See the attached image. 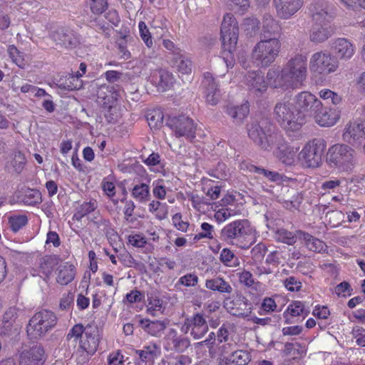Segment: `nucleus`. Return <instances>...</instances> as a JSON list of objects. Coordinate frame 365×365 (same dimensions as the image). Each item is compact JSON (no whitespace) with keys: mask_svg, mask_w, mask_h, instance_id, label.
<instances>
[{"mask_svg":"<svg viewBox=\"0 0 365 365\" xmlns=\"http://www.w3.org/2000/svg\"><path fill=\"white\" fill-rule=\"evenodd\" d=\"M307 58L302 54L292 57L279 70L270 68L267 73V79L270 87L282 91L298 88L307 78Z\"/></svg>","mask_w":365,"mask_h":365,"instance_id":"f257e3e1","label":"nucleus"},{"mask_svg":"<svg viewBox=\"0 0 365 365\" xmlns=\"http://www.w3.org/2000/svg\"><path fill=\"white\" fill-rule=\"evenodd\" d=\"M220 33L223 48L221 58L227 68H232L235 65L234 51L239 36L238 23L233 14H226L224 16Z\"/></svg>","mask_w":365,"mask_h":365,"instance_id":"f03ea898","label":"nucleus"},{"mask_svg":"<svg viewBox=\"0 0 365 365\" xmlns=\"http://www.w3.org/2000/svg\"><path fill=\"white\" fill-rule=\"evenodd\" d=\"M273 116L287 133L299 130L306 123L304 115L298 112L295 103L288 101H282L276 103Z\"/></svg>","mask_w":365,"mask_h":365,"instance_id":"7ed1b4c3","label":"nucleus"},{"mask_svg":"<svg viewBox=\"0 0 365 365\" xmlns=\"http://www.w3.org/2000/svg\"><path fill=\"white\" fill-rule=\"evenodd\" d=\"M281 49L279 38H262L252 49L251 63L258 68H267L275 61Z\"/></svg>","mask_w":365,"mask_h":365,"instance_id":"20e7f679","label":"nucleus"},{"mask_svg":"<svg viewBox=\"0 0 365 365\" xmlns=\"http://www.w3.org/2000/svg\"><path fill=\"white\" fill-rule=\"evenodd\" d=\"M252 232V228L247 220H235L222 229L221 238L229 244L247 249L253 242L250 238Z\"/></svg>","mask_w":365,"mask_h":365,"instance_id":"39448f33","label":"nucleus"},{"mask_svg":"<svg viewBox=\"0 0 365 365\" xmlns=\"http://www.w3.org/2000/svg\"><path fill=\"white\" fill-rule=\"evenodd\" d=\"M247 130L250 139L263 150L271 151L274 142L281 139V133L272 130L264 120L248 124Z\"/></svg>","mask_w":365,"mask_h":365,"instance_id":"423d86ee","label":"nucleus"},{"mask_svg":"<svg viewBox=\"0 0 365 365\" xmlns=\"http://www.w3.org/2000/svg\"><path fill=\"white\" fill-rule=\"evenodd\" d=\"M326 162L330 168L341 172L350 171L356 164L355 151L348 145H334L327 151Z\"/></svg>","mask_w":365,"mask_h":365,"instance_id":"0eeeda50","label":"nucleus"},{"mask_svg":"<svg viewBox=\"0 0 365 365\" xmlns=\"http://www.w3.org/2000/svg\"><path fill=\"white\" fill-rule=\"evenodd\" d=\"M57 323L56 314L47 309L36 312L29 320L27 333L32 339H37L52 329Z\"/></svg>","mask_w":365,"mask_h":365,"instance_id":"6e6552de","label":"nucleus"},{"mask_svg":"<svg viewBox=\"0 0 365 365\" xmlns=\"http://www.w3.org/2000/svg\"><path fill=\"white\" fill-rule=\"evenodd\" d=\"M100 341L99 330L95 324H87L83 332V339L80 340V346L76 352L78 355V363L85 364L89 359V356L93 354Z\"/></svg>","mask_w":365,"mask_h":365,"instance_id":"1a4fd4ad","label":"nucleus"},{"mask_svg":"<svg viewBox=\"0 0 365 365\" xmlns=\"http://www.w3.org/2000/svg\"><path fill=\"white\" fill-rule=\"evenodd\" d=\"M326 148L324 140L314 138L307 142L299 153V160L307 168H318L322 163V156Z\"/></svg>","mask_w":365,"mask_h":365,"instance_id":"9d476101","label":"nucleus"},{"mask_svg":"<svg viewBox=\"0 0 365 365\" xmlns=\"http://www.w3.org/2000/svg\"><path fill=\"white\" fill-rule=\"evenodd\" d=\"M339 62L330 53L320 51L313 53L309 60V68L312 72L328 76L337 71Z\"/></svg>","mask_w":365,"mask_h":365,"instance_id":"9b49d317","label":"nucleus"},{"mask_svg":"<svg viewBox=\"0 0 365 365\" xmlns=\"http://www.w3.org/2000/svg\"><path fill=\"white\" fill-rule=\"evenodd\" d=\"M167 125L176 138H184L190 141L195 138L197 124L188 116L171 117L168 120Z\"/></svg>","mask_w":365,"mask_h":365,"instance_id":"f8f14e48","label":"nucleus"},{"mask_svg":"<svg viewBox=\"0 0 365 365\" xmlns=\"http://www.w3.org/2000/svg\"><path fill=\"white\" fill-rule=\"evenodd\" d=\"M180 330L184 334L189 333L195 340H198L208 332L209 327L204 315L195 313L185 319Z\"/></svg>","mask_w":365,"mask_h":365,"instance_id":"ddd939ff","label":"nucleus"},{"mask_svg":"<svg viewBox=\"0 0 365 365\" xmlns=\"http://www.w3.org/2000/svg\"><path fill=\"white\" fill-rule=\"evenodd\" d=\"M294 101L298 112L306 116L312 117L322 108V101L309 91H302L295 95Z\"/></svg>","mask_w":365,"mask_h":365,"instance_id":"4468645a","label":"nucleus"},{"mask_svg":"<svg viewBox=\"0 0 365 365\" xmlns=\"http://www.w3.org/2000/svg\"><path fill=\"white\" fill-rule=\"evenodd\" d=\"M224 307L230 314L240 318L250 317L253 309L252 302L241 294L234 299L226 298L224 300Z\"/></svg>","mask_w":365,"mask_h":365,"instance_id":"2eb2a0df","label":"nucleus"},{"mask_svg":"<svg viewBox=\"0 0 365 365\" xmlns=\"http://www.w3.org/2000/svg\"><path fill=\"white\" fill-rule=\"evenodd\" d=\"M316 24L310 30L309 39L315 43H323L331 37V33L325 26V21L328 14L323 9L317 11L312 15Z\"/></svg>","mask_w":365,"mask_h":365,"instance_id":"dca6fc26","label":"nucleus"},{"mask_svg":"<svg viewBox=\"0 0 365 365\" xmlns=\"http://www.w3.org/2000/svg\"><path fill=\"white\" fill-rule=\"evenodd\" d=\"M190 346V340L187 336L180 334L175 329L168 330L163 339V348L167 351L183 353Z\"/></svg>","mask_w":365,"mask_h":365,"instance_id":"f3484780","label":"nucleus"},{"mask_svg":"<svg viewBox=\"0 0 365 365\" xmlns=\"http://www.w3.org/2000/svg\"><path fill=\"white\" fill-rule=\"evenodd\" d=\"M331 50L332 55L336 60L347 61L350 60L356 53V45L347 38H336L331 41Z\"/></svg>","mask_w":365,"mask_h":365,"instance_id":"a211bd4d","label":"nucleus"},{"mask_svg":"<svg viewBox=\"0 0 365 365\" xmlns=\"http://www.w3.org/2000/svg\"><path fill=\"white\" fill-rule=\"evenodd\" d=\"M51 39L61 47L73 48L80 43V36L72 29L59 27L51 31Z\"/></svg>","mask_w":365,"mask_h":365,"instance_id":"6ab92c4d","label":"nucleus"},{"mask_svg":"<svg viewBox=\"0 0 365 365\" xmlns=\"http://www.w3.org/2000/svg\"><path fill=\"white\" fill-rule=\"evenodd\" d=\"M244 83L249 92L256 96H262L269 85L268 81H265L262 72L259 71H248L245 75Z\"/></svg>","mask_w":365,"mask_h":365,"instance_id":"aec40b11","label":"nucleus"},{"mask_svg":"<svg viewBox=\"0 0 365 365\" xmlns=\"http://www.w3.org/2000/svg\"><path fill=\"white\" fill-rule=\"evenodd\" d=\"M343 138L353 146H360L365 140V121L350 122L345 128Z\"/></svg>","mask_w":365,"mask_h":365,"instance_id":"412c9836","label":"nucleus"},{"mask_svg":"<svg viewBox=\"0 0 365 365\" xmlns=\"http://www.w3.org/2000/svg\"><path fill=\"white\" fill-rule=\"evenodd\" d=\"M276 14L281 19H289L302 6L303 0H273Z\"/></svg>","mask_w":365,"mask_h":365,"instance_id":"4be33fe9","label":"nucleus"},{"mask_svg":"<svg viewBox=\"0 0 365 365\" xmlns=\"http://www.w3.org/2000/svg\"><path fill=\"white\" fill-rule=\"evenodd\" d=\"M340 110L337 108L324 106L322 103V108L313 115L315 122L323 127L333 126L340 118Z\"/></svg>","mask_w":365,"mask_h":365,"instance_id":"5701e85b","label":"nucleus"},{"mask_svg":"<svg viewBox=\"0 0 365 365\" xmlns=\"http://www.w3.org/2000/svg\"><path fill=\"white\" fill-rule=\"evenodd\" d=\"M274 148H276L274 153L280 161L289 165L294 164L298 148L289 145L282 133L281 139L274 142Z\"/></svg>","mask_w":365,"mask_h":365,"instance_id":"b1692460","label":"nucleus"},{"mask_svg":"<svg viewBox=\"0 0 365 365\" xmlns=\"http://www.w3.org/2000/svg\"><path fill=\"white\" fill-rule=\"evenodd\" d=\"M44 350L41 345H34L20 354L19 365H43Z\"/></svg>","mask_w":365,"mask_h":365,"instance_id":"393cba45","label":"nucleus"},{"mask_svg":"<svg viewBox=\"0 0 365 365\" xmlns=\"http://www.w3.org/2000/svg\"><path fill=\"white\" fill-rule=\"evenodd\" d=\"M202 84L205 90L206 101L212 106L217 105L220 101V94L218 84L212 73L209 72L204 73Z\"/></svg>","mask_w":365,"mask_h":365,"instance_id":"a878e982","label":"nucleus"},{"mask_svg":"<svg viewBox=\"0 0 365 365\" xmlns=\"http://www.w3.org/2000/svg\"><path fill=\"white\" fill-rule=\"evenodd\" d=\"M97 103L102 108L109 106H117L118 94L113 86H101L97 91Z\"/></svg>","mask_w":365,"mask_h":365,"instance_id":"bb28decb","label":"nucleus"},{"mask_svg":"<svg viewBox=\"0 0 365 365\" xmlns=\"http://www.w3.org/2000/svg\"><path fill=\"white\" fill-rule=\"evenodd\" d=\"M225 113L232 118L235 124H242L250 113V105L247 101L240 104H229L225 108Z\"/></svg>","mask_w":365,"mask_h":365,"instance_id":"cd10ccee","label":"nucleus"},{"mask_svg":"<svg viewBox=\"0 0 365 365\" xmlns=\"http://www.w3.org/2000/svg\"><path fill=\"white\" fill-rule=\"evenodd\" d=\"M261 35L262 38H279L280 35L279 24L269 14H266L263 17Z\"/></svg>","mask_w":365,"mask_h":365,"instance_id":"c85d7f7f","label":"nucleus"},{"mask_svg":"<svg viewBox=\"0 0 365 365\" xmlns=\"http://www.w3.org/2000/svg\"><path fill=\"white\" fill-rule=\"evenodd\" d=\"M168 324V320L151 321L148 319H144L140 321V324L144 331L155 337L162 336Z\"/></svg>","mask_w":365,"mask_h":365,"instance_id":"c756f323","label":"nucleus"},{"mask_svg":"<svg viewBox=\"0 0 365 365\" xmlns=\"http://www.w3.org/2000/svg\"><path fill=\"white\" fill-rule=\"evenodd\" d=\"M298 237L302 239L308 250L316 252H324L327 250V245L322 240L302 230L297 231Z\"/></svg>","mask_w":365,"mask_h":365,"instance_id":"7c9ffc66","label":"nucleus"},{"mask_svg":"<svg viewBox=\"0 0 365 365\" xmlns=\"http://www.w3.org/2000/svg\"><path fill=\"white\" fill-rule=\"evenodd\" d=\"M171 63L172 66L182 74H189L192 71V62L182 51H175V56L172 58Z\"/></svg>","mask_w":365,"mask_h":365,"instance_id":"2f4dec72","label":"nucleus"},{"mask_svg":"<svg viewBox=\"0 0 365 365\" xmlns=\"http://www.w3.org/2000/svg\"><path fill=\"white\" fill-rule=\"evenodd\" d=\"M205 287L213 292H217L220 294H231L232 287L228 282L222 277L206 279Z\"/></svg>","mask_w":365,"mask_h":365,"instance_id":"473e14b6","label":"nucleus"},{"mask_svg":"<svg viewBox=\"0 0 365 365\" xmlns=\"http://www.w3.org/2000/svg\"><path fill=\"white\" fill-rule=\"evenodd\" d=\"M173 76L166 70L160 69L152 76L153 82L159 90L163 91L168 89L173 83Z\"/></svg>","mask_w":365,"mask_h":365,"instance_id":"72a5a7b5","label":"nucleus"},{"mask_svg":"<svg viewBox=\"0 0 365 365\" xmlns=\"http://www.w3.org/2000/svg\"><path fill=\"white\" fill-rule=\"evenodd\" d=\"M75 274V267L66 262L58 267L56 281L61 285H66L74 279Z\"/></svg>","mask_w":365,"mask_h":365,"instance_id":"f704fd0d","label":"nucleus"},{"mask_svg":"<svg viewBox=\"0 0 365 365\" xmlns=\"http://www.w3.org/2000/svg\"><path fill=\"white\" fill-rule=\"evenodd\" d=\"M26 163L24 154L20 151L13 153L10 160L6 163V168L9 172L21 173Z\"/></svg>","mask_w":365,"mask_h":365,"instance_id":"c9c22d12","label":"nucleus"},{"mask_svg":"<svg viewBox=\"0 0 365 365\" xmlns=\"http://www.w3.org/2000/svg\"><path fill=\"white\" fill-rule=\"evenodd\" d=\"M308 313L309 312L305 309V305L304 302L300 301H294L289 304L287 309L283 313V315L285 319V323L290 324L292 322L289 317H299L304 314L307 315Z\"/></svg>","mask_w":365,"mask_h":365,"instance_id":"e433bc0d","label":"nucleus"},{"mask_svg":"<svg viewBox=\"0 0 365 365\" xmlns=\"http://www.w3.org/2000/svg\"><path fill=\"white\" fill-rule=\"evenodd\" d=\"M237 275L238 277L240 284L244 285L247 288L252 289L255 291H261L262 287V284L260 282L255 281L252 274L246 269H243L242 271L237 272Z\"/></svg>","mask_w":365,"mask_h":365,"instance_id":"4c0bfd02","label":"nucleus"},{"mask_svg":"<svg viewBox=\"0 0 365 365\" xmlns=\"http://www.w3.org/2000/svg\"><path fill=\"white\" fill-rule=\"evenodd\" d=\"M81 76L82 74L68 75L66 76L65 79L59 81L58 87L68 91L78 90L83 86V81L81 79Z\"/></svg>","mask_w":365,"mask_h":365,"instance_id":"58836bf2","label":"nucleus"},{"mask_svg":"<svg viewBox=\"0 0 365 365\" xmlns=\"http://www.w3.org/2000/svg\"><path fill=\"white\" fill-rule=\"evenodd\" d=\"M98 207L96 200L91 199L88 202H83L75 210L73 219L81 221L83 217L91 213Z\"/></svg>","mask_w":365,"mask_h":365,"instance_id":"ea45409f","label":"nucleus"},{"mask_svg":"<svg viewBox=\"0 0 365 365\" xmlns=\"http://www.w3.org/2000/svg\"><path fill=\"white\" fill-rule=\"evenodd\" d=\"M56 258L53 256H46L42 258L39 263L38 275L41 277H48L53 272L56 264Z\"/></svg>","mask_w":365,"mask_h":365,"instance_id":"a19ab883","label":"nucleus"},{"mask_svg":"<svg viewBox=\"0 0 365 365\" xmlns=\"http://www.w3.org/2000/svg\"><path fill=\"white\" fill-rule=\"evenodd\" d=\"M28 222L29 219L26 215L14 214L8 217L9 228L14 233L24 227Z\"/></svg>","mask_w":365,"mask_h":365,"instance_id":"79ce46f5","label":"nucleus"},{"mask_svg":"<svg viewBox=\"0 0 365 365\" xmlns=\"http://www.w3.org/2000/svg\"><path fill=\"white\" fill-rule=\"evenodd\" d=\"M220 262L226 267H237L240 265L239 258L233 251L228 248H223L220 255Z\"/></svg>","mask_w":365,"mask_h":365,"instance_id":"37998d69","label":"nucleus"},{"mask_svg":"<svg viewBox=\"0 0 365 365\" xmlns=\"http://www.w3.org/2000/svg\"><path fill=\"white\" fill-rule=\"evenodd\" d=\"M132 196L140 202H145L149 200L150 198V187L146 183H140L133 187Z\"/></svg>","mask_w":365,"mask_h":365,"instance_id":"c03bdc74","label":"nucleus"},{"mask_svg":"<svg viewBox=\"0 0 365 365\" xmlns=\"http://www.w3.org/2000/svg\"><path fill=\"white\" fill-rule=\"evenodd\" d=\"M298 237V234L290 232L286 229L280 228L277 230L274 233V237L277 242H282L289 245H294Z\"/></svg>","mask_w":365,"mask_h":365,"instance_id":"a18cd8bd","label":"nucleus"},{"mask_svg":"<svg viewBox=\"0 0 365 365\" xmlns=\"http://www.w3.org/2000/svg\"><path fill=\"white\" fill-rule=\"evenodd\" d=\"M163 301L157 296L151 294L148 297L147 312L152 316L162 314L164 311Z\"/></svg>","mask_w":365,"mask_h":365,"instance_id":"49530a36","label":"nucleus"},{"mask_svg":"<svg viewBox=\"0 0 365 365\" xmlns=\"http://www.w3.org/2000/svg\"><path fill=\"white\" fill-rule=\"evenodd\" d=\"M85 331V327L81 324H75L68 331L66 335V339L69 343L71 344L73 348L76 347V345L78 341L80 342L81 339H83V332Z\"/></svg>","mask_w":365,"mask_h":365,"instance_id":"de8ad7c7","label":"nucleus"},{"mask_svg":"<svg viewBox=\"0 0 365 365\" xmlns=\"http://www.w3.org/2000/svg\"><path fill=\"white\" fill-rule=\"evenodd\" d=\"M158 347L155 344L145 346L143 349L138 351L140 359L142 361L151 364L157 356Z\"/></svg>","mask_w":365,"mask_h":365,"instance_id":"09e8293b","label":"nucleus"},{"mask_svg":"<svg viewBox=\"0 0 365 365\" xmlns=\"http://www.w3.org/2000/svg\"><path fill=\"white\" fill-rule=\"evenodd\" d=\"M8 54L12 61L19 68H24L26 66L24 53L20 51L14 45H10L7 49Z\"/></svg>","mask_w":365,"mask_h":365,"instance_id":"8fccbe9b","label":"nucleus"},{"mask_svg":"<svg viewBox=\"0 0 365 365\" xmlns=\"http://www.w3.org/2000/svg\"><path fill=\"white\" fill-rule=\"evenodd\" d=\"M318 94L319 99L331 102L334 106L340 104L342 101V98L339 94L328 88L320 90Z\"/></svg>","mask_w":365,"mask_h":365,"instance_id":"3c124183","label":"nucleus"},{"mask_svg":"<svg viewBox=\"0 0 365 365\" xmlns=\"http://www.w3.org/2000/svg\"><path fill=\"white\" fill-rule=\"evenodd\" d=\"M147 120L150 128H159L163 123V112L157 110H153L147 115Z\"/></svg>","mask_w":365,"mask_h":365,"instance_id":"603ef678","label":"nucleus"},{"mask_svg":"<svg viewBox=\"0 0 365 365\" xmlns=\"http://www.w3.org/2000/svg\"><path fill=\"white\" fill-rule=\"evenodd\" d=\"M140 36L148 48L153 46V38L146 24L141 21L138 24Z\"/></svg>","mask_w":365,"mask_h":365,"instance_id":"864d4df0","label":"nucleus"},{"mask_svg":"<svg viewBox=\"0 0 365 365\" xmlns=\"http://www.w3.org/2000/svg\"><path fill=\"white\" fill-rule=\"evenodd\" d=\"M102 112L107 122L109 123H115L120 116L118 105L109 106L106 107V108H102Z\"/></svg>","mask_w":365,"mask_h":365,"instance_id":"5fc2aeb1","label":"nucleus"},{"mask_svg":"<svg viewBox=\"0 0 365 365\" xmlns=\"http://www.w3.org/2000/svg\"><path fill=\"white\" fill-rule=\"evenodd\" d=\"M201 229L202 232L196 234L194 237V240L197 241L202 238H207L212 240L214 238V227L207 223L203 222L201 224Z\"/></svg>","mask_w":365,"mask_h":365,"instance_id":"6e6d98bb","label":"nucleus"},{"mask_svg":"<svg viewBox=\"0 0 365 365\" xmlns=\"http://www.w3.org/2000/svg\"><path fill=\"white\" fill-rule=\"evenodd\" d=\"M267 251V249L264 244L258 243L252 249L251 257L256 262H261L264 259Z\"/></svg>","mask_w":365,"mask_h":365,"instance_id":"4d7b16f0","label":"nucleus"},{"mask_svg":"<svg viewBox=\"0 0 365 365\" xmlns=\"http://www.w3.org/2000/svg\"><path fill=\"white\" fill-rule=\"evenodd\" d=\"M250 170L257 174L263 175L266 178L273 182L280 179V175L277 172L270 171L255 165H252Z\"/></svg>","mask_w":365,"mask_h":365,"instance_id":"13d9d810","label":"nucleus"},{"mask_svg":"<svg viewBox=\"0 0 365 365\" xmlns=\"http://www.w3.org/2000/svg\"><path fill=\"white\" fill-rule=\"evenodd\" d=\"M277 309V304L275 301L270 297H266L263 299L259 310V314L263 315L275 311Z\"/></svg>","mask_w":365,"mask_h":365,"instance_id":"bf43d9fd","label":"nucleus"},{"mask_svg":"<svg viewBox=\"0 0 365 365\" xmlns=\"http://www.w3.org/2000/svg\"><path fill=\"white\" fill-rule=\"evenodd\" d=\"M198 277L193 273L186 274L179 278L177 284L185 287H195L198 282Z\"/></svg>","mask_w":365,"mask_h":365,"instance_id":"052dcab7","label":"nucleus"},{"mask_svg":"<svg viewBox=\"0 0 365 365\" xmlns=\"http://www.w3.org/2000/svg\"><path fill=\"white\" fill-rule=\"evenodd\" d=\"M153 193L155 198L158 200H164L166 196L167 190L163 185V180H157L153 182Z\"/></svg>","mask_w":365,"mask_h":365,"instance_id":"680f3d73","label":"nucleus"},{"mask_svg":"<svg viewBox=\"0 0 365 365\" xmlns=\"http://www.w3.org/2000/svg\"><path fill=\"white\" fill-rule=\"evenodd\" d=\"M19 316V310L16 307L9 308L3 316L4 327H10Z\"/></svg>","mask_w":365,"mask_h":365,"instance_id":"e2e57ef3","label":"nucleus"},{"mask_svg":"<svg viewBox=\"0 0 365 365\" xmlns=\"http://www.w3.org/2000/svg\"><path fill=\"white\" fill-rule=\"evenodd\" d=\"M342 179L331 178L322 183L321 188L325 192L336 191L341 185Z\"/></svg>","mask_w":365,"mask_h":365,"instance_id":"0e129e2a","label":"nucleus"},{"mask_svg":"<svg viewBox=\"0 0 365 365\" xmlns=\"http://www.w3.org/2000/svg\"><path fill=\"white\" fill-rule=\"evenodd\" d=\"M232 361L237 365H245L250 361V356L247 351L237 350L232 353Z\"/></svg>","mask_w":365,"mask_h":365,"instance_id":"69168bd1","label":"nucleus"},{"mask_svg":"<svg viewBox=\"0 0 365 365\" xmlns=\"http://www.w3.org/2000/svg\"><path fill=\"white\" fill-rule=\"evenodd\" d=\"M173 224L176 229L181 232H187L190 224L187 221H183L182 219V215L180 213H176L172 217Z\"/></svg>","mask_w":365,"mask_h":365,"instance_id":"338daca9","label":"nucleus"},{"mask_svg":"<svg viewBox=\"0 0 365 365\" xmlns=\"http://www.w3.org/2000/svg\"><path fill=\"white\" fill-rule=\"evenodd\" d=\"M128 240L131 245L138 248H143L147 244L145 237L140 234L130 235Z\"/></svg>","mask_w":365,"mask_h":365,"instance_id":"774afa93","label":"nucleus"}]
</instances>
